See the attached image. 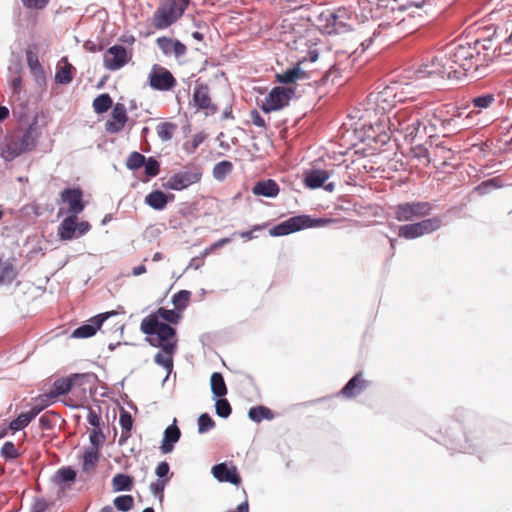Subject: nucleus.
Masks as SVG:
<instances>
[{
  "label": "nucleus",
  "mask_w": 512,
  "mask_h": 512,
  "mask_svg": "<svg viewBox=\"0 0 512 512\" xmlns=\"http://www.w3.org/2000/svg\"><path fill=\"white\" fill-rule=\"evenodd\" d=\"M180 436L181 432L177 425L172 424L168 426L164 431V437L160 447L162 453H170L174 448V444L179 441Z\"/></svg>",
  "instance_id": "29"
},
{
  "label": "nucleus",
  "mask_w": 512,
  "mask_h": 512,
  "mask_svg": "<svg viewBox=\"0 0 512 512\" xmlns=\"http://www.w3.org/2000/svg\"><path fill=\"white\" fill-rule=\"evenodd\" d=\"M188 4L189 0H161L152 15V26L156 30L169 28L182 17Z\"/></svg>",
  "instance_id": "6"
},
{
  "label": "nucleus",
  "mask_w": 512,
  "mask_h": 512,
  "mask_svg": "<svg viewBox=\"0 0 512 512\" xmlns=\"http://www.w3.org/2000/svg\"><path fill=\"white\" fill-rule=\"evenodd\" d=\"M415 101L414 97L404 95L403 88L398 85L386 86L377 93H371L368 96L369 110H373L375 114L385 115L393 109L398 102Z\"/></svg>",
  "instance_id": "7"
},
{
  "label": "nucleus",
  "mask_w": 512,
  "mask_h": 512,
  "mask_svg": "<svg viewBox=\"0 0 512 512\" xmlns=\"http://www.w3.org/2000/svg\"><path fill=\"white\" fill-rule=\"evenodd\" d=\"M211 390L213 394L220 398L227 394V386L221 373L214 372L210 378Z\"/></svg>",
  "instance_id": "34"
},
{
  "label": "nucleus",
  "mask_w": 512,
  "mask_h": 512,
  "mask_svg": "<svg viewBox=\"0 0 512 512\" xmlns=\"http://www.w3.org/2000/svg\"><path fill=\"white\" fill-rule=\"evenodd\" d=\"M37 138L38 133L34 123L26 129H19L7 137L1 150V156L5 161H12L18 156L33 150L36 147Z\"/></svg>",
  "instance_id": "5"
},
{
  "label": "nucleus",
  "mask_w": 512,
  "mask_h": 512,
  "mask_svg": "<svg viewBox=\"0 0 512 512\" xmlns=\"http://www.w3.org/2000/svg\"><path fill=\"white\" fill-rule=\"evenodd\" d=\"M90 376L88 374H72L67 378H61L53 383L52 389L46 394L47 398L52 400L61 395H65L75 386H81Z\"/></svg>",
  "instance_id": "20"
},
{
  "label": "nucleus",
  "mask_w": 512,
  "mask_h": 512,
  "mask_svg": "<svg viewBox=\"0 0 512 512\" xmlns=\"http://www.w3.org/2000/svg\"><path fill=\"white\" fill-rule=\"evenodd\" d=\"M435 102L436 99L433 96L425 94L415 105V113L409 122L407 133L403 135L404 139L410 144H414L418 138L421 139L426 136L427 127L423 125L424 110Z\"/></svg>",
  "instance_id": "8"
},
{
  "label": "nucleus",
  "mask_w": 512,
  "mask_h": 512,
  "mask_svg": "<svg viewBox=\"0 0 512 512\" xmlns=\"http://www.w3.org/2000/svg\"><path fill=\"white\" fill-rule=\"evenodd\" d=\"M33 420L29 412L21 413L16 419L12 420L9 424V428L13 431H18L26 426Z\"/></svg>",
  "instance_id": "48"
},
{
  "label": "nucleus",
  "mask_w": 512,
  "mask_h": 512,
  "mask_svg": "<svg viewBox=\"0 0 512 512\" xmlns=\"http://www.w3.org/2000/svg\"><path fill=\"white\" fill-rule=\"evenodd\" d=\"M215 427L214 420L207 414H201L198 418V432L205 433Z\"/></svg>",
  "instance_id": "53"
},
{
  "label": "nucleus",
  "mask_w": 512,
  "mask_h": 512,
  "mask_svg": "<svg viewBox=\"0 0 512 512\" xmlns=\"http://www.w3.org/2000/svg\"><path fill=\"white\" fill-rule=\"evenodd\" d=\"M334 156L327 153V160L322 158L325 169H322V188L333 192L335 187L347 183V178L351 179L356 172L361 173L362 169L368 172L367 159L358 151H353L350 155L348 151H333Z\"/></svg>",
  "instance_id": "2"
},
{
  "label": "nucleus",
  "mask_w": 512,
  "mask_h": 512,
  "mask_svg": "<svg viewBox=\"0 0 512 512\" xmlns=\"http://www.w3.org/2000/svg\"><path fill=\"white\" fill-rule=\"evenodd\" d=\"M424 2L425 0H359V5H367L364 9H368L371 17L373 4L378 8L383 7L384 12L374 35L398 40L412 34L423 25Z\"/></svg>",
  "instance_id": "1"
},
{
  "label": "nucleus",
  "mask_w": 512,
  "mask_h": 512,
  "mask_svg": "<svg viewBox=\"0 0 512 512\" xmlns=\"http://www.w3.org/2000/svg\"><path fill=\"white\" fill-rule=\"evenodd\" d=\"M26 61L28 67L33 72H41L42 66L38 58V49L36 45L29 46L26 49Z\"/></svg>",
  "instance_id": "39"
},
{
  "label": "nucleus",
  "mask_w": 512,
  "mask_h": 512,
  "mask_svg": "<svg viewBox=\"0 0 512 512\" xmlns=\"http://www.w3.org/2000/svg\"><path fill=\"white\" fill-rule=\"evenodd\" d=\"M211 472L219 482H229L234 485L241 483V477L234 465L228 466L226 463H219L212 467Z\"/></svg>",
  "instance_id": "22"
},
{
  "label": "nucleus",
  "mask_w": 512,
  "mask_h": 512,
  "mask_svg": "<svg viewBox=\"0 0 512 512\" xmlns=\"http://www.w3.org/2000/svg\"><path fill=\"white\" fill-rule=\"evenodd\" d=\"M149 86L157 91H171L177 86V80L165 67L154 64L148 74Z\"/></svg>",
  "instance_id": "15"
},
{
  "label": "nucleus",
  "mask_w": 512,
  "mask_h": 512,
  "mask_svg": "<svg viewBox=\"0 0 512 512\" xmlns=\"http://www.w3.org/2000/svg\"><path fill=\"white\" fill-rule=\"evenodd\" d=\"M248 415H249V418L255 422H261L263 419L270 420L273 418L272 411L269 408L264 407V406L252 407L249 410Z\"/></svg>",
  "instance_id": "42"
},
{
  "label": "nucleus",
  "mask_w": 512,
  "mask_h": 512,
  "mask_svg": "<svg viewBox=\"0 0 512 512\" xmlns=\"http://www.w3.org/2000/svg\"><path fill=\"white\" fill-rule=\"evenodd\" d=\"M77 220L78 216L76 215H69L62 220L57 230V235L61 240L77 238Z\"/></svg>",
  "instance_id": "27"
},
{
  "label": "nucleus",
  "mask_w": 512,
  "mask_h": 512,
  "mask_svg": "<svg viewBox=\"0 0 512 512\" xmlns=\"http://www.w3.org/2000/svg\"><path fill=\"white\" fill-rule=\"evenodd\" d=\"M304 182L305 185L309 188H320V170L305 172Z\"/></svg>",
  "instance_id": "54"
},
{
  "label": "nucleus",
  "mask_w": 512,
  "mask_h": 512,
  "mask_svg": "<svg viewBox=\"0 0 512 512\" xmlns=\"http://www.w3.org/2000/svg\"><path fill=\"white\" fill-rule=\"evenodd\" d=\"M53 400L51 398H47L46 394L40 396L36 403L33 405L31 410L29 411L30 415L34 419L41 411H43L46 407H48Z\"/></svg>",
  "instance_id": "51"
},
{
  "label": "nucleus",
  "mask_w": 512,
  "mask_h": 512,
  "mask_svg": "<svg viewBox=\"0 0 512 512\" xmlns=\"http://www.w3.org/2000/svg\"><path fill=\"white\" fill-rule=\"evenodd\" d=\"M414 113L415 109H403L398 111L392 118H387L389 130L392 133L397 132L403 136L405 133H407L409 122L412 119Z\"/></svg>",
  "instance_id": "23"
},
{
  "label": "nucleus",
  "mask_w": 512,
  "mask_h": 512,
  "mask_svg": "<svg viewBox=\"0 0 512 512\" xmlns=\"http://www.w3.org/2000/svg\"><path fill=\"white\" fill-rule=\"evenodd\" d=\"M441 226L442 219L440 217H425L421 221L400 226L398 236L407 240H412L431 234L440 229Z\"/></svg>",
  "instance_id": "11"
},
{
  "label": "nucleus",
  "mask_w": 512,
  "mask_h": 512,
  "mask_svg": "<svg viewBox=\"0 0 512 512\" xmlns=\"http://www.w3.org/2000/svg\"><path fill=\"white\" fill-rule=\"evenodd\" d=\"M280 192V187L273 179L258 181L252 187V193L255 196H263L267 198H275Z\"/></svg>",
  "instance_id": "26"
},
{
  "label": "nucleus",
  "mask_w": 512,
  "mask_h": 512,
  "mask_svg": "<svg viewBox=\"0 0 512 512\" xmlns=\"http://www.w3.org/2000/svg\"><path fill=\"white\" fill-rule=\"evenodd\" d=\"M91 446L89 448H96L99 451L104 435L100 429H93L89 436Z\"/></svg>",
  "instance_id": "60"
},
{
  "label": "nucleus",
  "mask_w": 512,
  "mask_h": 512,
  "mask_svg": "<svg viewBox=\"0 0 512 512\" xmlns=\"http://www.w3.org/2000/svg\"><path fill=\"white\" fill-rule=\"evenodd\" d=\"M16 275L17 273L12 263L8 261L2 262L0 260V284H11L16 278Z\"/></svg>",
  "instance_id": "37"
},
{
  "label": "nucleus",
  "mask_w": 512,
  "mask_h": 512,
  "mask_svg": "<svg viewBox=\"0 0 512 512\" xmlns=\"http://www.w3.org/2000/svg\"><path fill=\"white\" fill-rule=\"evenodd\" d=\"M203 170L199 165L187 164L183 170L169 177L164 187L167 189L181 191L193 184L199 183L202 179Z\"/></svg>",
  "instance_id": "10"
},
{
  "label": "nucleus",
  "mask_w": 512,
  "mask_h": 512,
  "mask_svg": "<svg viewBox=\"0 0 512 512\" xmlns=\"http://www.w3.org/2000/svg\"><path fill=\"white\" fill-rule=\"evenodd\" d=\"M367 384L368 382L363 378L362 373H357L342 388L341 393L347 398L355 397L365 390Z\"/></svg>",
  "instance_id": "28"
},
{
  "label": "nucleus",
  "mask_w": 512,
  "mask_h": 512,
  "mask_svg": "<svg viewBox=\"0 0 512 512\" xmlns=\"http://www.w3.org/2000/svg\"><path fill=\"white\" fill-rule=\"evenodd\" d=\"M460 115L459 109L452 104L441 105L428 111L424 110V117L431 126H436L434 121H438L444 129L452 125L454 117H460Z\"/></svg>",
  "instance_id": "17"
},
{
  "label": "nucleus",
  "mask_w": 512,
  "mask_h": 512,
  "mask_svg": "<svg viewBox=\"0 0 512 512\" xmlns=\"http://www.w3.org/2000/svg\"><path fill=\"white\" fill-rule=\"evenodd\" d=\"M169 470H170L169 464L166 461H163L157 465L155 473L159 478H163V477L167 476V474L169 473Z\"/></svg>",
  "instance_id": "64"
},
{
  "label": "nucleus",
  "mask_w": 512,
  "mask_h": 512,
  "mask_svg": "<svg viewBox=\"0 0 512 512\" xmlns=\"http://www.w3.org/2000/svg\"><path fill=\"white\" fill-rule=\"evenodd\" d=\"M23 4L28 8L43 9L49 2V0H21Z\"/></svg>",
  "instance_id": "63"
},
{
  "label": "nucleus",
  "mask_w": 512,
  "mask_h": 512,
  "mask_svg": "<svg viewBox=\"0 0 512 512\" xmlns=\"http://www.w3.org/2000/svg\"><path fill=\"white\" fill-rule=\"evenodd\" d=\"M113 104L112 98L109 94L104 93L97 96L92 103L93 109L97 114L107 112Z\"/></svg>",
  "instance_id": "38"
},
{
  "label": "nucleus",
  "mask_w": 512,
  "mask_h": 512,
  "mask_svg": "<svg viewBox=\"0 0 512 512\" xmlns=\"http://www.w3.org/2000/svg\"><path fill=\"white\" fill-rule=\"evenodd\" d=\"M318 226H320V219L312 218L309 215H298L277 224L270 229L269 233L271 236H284Z\"/></svg>",
  "instance_id": "12"
},
{
  "label": "nucleus",
  "mask_w": 512,
  "mask_h": 512,
  "mask_svg": "<svg viewBox=\"0 0 512 512\" xmlns=\"http://www.w3.org/2000/svg\"><path fill=\"white\" fill-rule=\"evenodd\" d=\"M294 95V88L283 86L273 87L262 103L261 109L265 113L281 110L289 104Z\"/></svg>",
  "instance_id": "13"
},
{
  "label": "nucleus",
  "mask_w": 512,
  "mask_h": 512,
  "mask_svg": "<svg viewBox=\"0 0 512 512\" xmlns=\"http://www.w3.org/2000/svg\"><path fill=\"white\" fill-rule=\"evenodd\" d=\"M113 313H104L99 314L89 320V323L84 324L78 328H76L72 337L74 338H89L97 332L98 329L102 326L103 322L109 318Z\"/></svg>",
  "instance_id": "24"
},
{
  "label": "nucleus",
  "mask_w": 512,
  "mask_h": 512,
  "mask_svg": "<svg viewBox=\"0 0 512 512\" xmlns=\"http://www.w3.org/2000/svg\"><path fill=\"white\" fill-rule=\"evenodd\" d=\"M419 77H432L437 76L441 78L447 77L448 79L452 78V70L448 65V58H446L445 54H440L433 56L430 60L422 63L417 70Z\"/></svg>",
  "instance_id": "14"
},
{
  "label": "nucleus",
  "mask_w": 512,
  "mask_h": 512,
  "mask_svg": "<svg viewBox=\"0 0 512 512\" xmlns=\"http://www.w3.org/2000/svg\"><path fill=\"white\" fill-rule=\"evenodd\" d=\"M1 454L5 459L13 460L19 457L18 449L15 444L11 441L4 443L1 448Z\"/></svg>",
  "instance_id": "56"
},
{
  "label": "nucleus",
  "mask_w": 512,
  "mask_h": 512,
  "mask_svg": "<svg viewBox=\"0 0 512 512\" xmlns=\"http://www.w3.org/2000/svg\"><path fill=\"white\" fill-rule=\"evenodd\" d=\"M394 218L399 222H411L428 217L433 208L426 201L404 202L395 205L393 208Z\"/></svg>",
  "instance_id": "9"
},
{
  "label": "nucleus",
  "mask_w": 512,
  "mask_h": 512,
  "mask_svg": "<svg viewBox=\"0 0 512 512\" xmlns=\"http://www.w3.org/2000/svg\"><path fill=\"white\" fill-rule=\"evenodd\" d=\"M127 120L125 106L117 103L112 110V118L105 123V129L109 133H118L124 128Z\"/></svg>",
  "instance_id": "25"
},
{
  "label": "nucleus",
  "mask_w": 512,
  "mask_h": 512,
  "mask_svg": "<svg viewBox=\"0 0 512 512\" xmlns=\"http://www.w3.org/2000/svg\"><path fill=\"white\" fill-rule=\"evenodd\" d=\"M187 48L186 46L181 43L179 40H174L172 44V53L176 57H181L186 54Z\"/></svg>",
  "instance_id": "62"
},
{
  "label": "nucleus",
  "mask_w": 512,
  "mask_h": 512,
  "mask_svg": "<svg viewBox=\"0 0 512 512\" xmlns=\"http://www.w3.org/2000/svg\"><path fill=\"white\" fill-rule=\"evenodd\" d=\"M100 459V452L96 448H87L83 455V470L91 472L95 469Z\"/></svg>",
  "instance_id": "35"
},
{
  "label": "nucleus",
  "mask_w": 512,
  "mask_h": 512,
  "mask_svg": "<svg viewBox=\"0 0 512 512\" xmlns=\"http://www.w3.org/2000/svg\"><path fill=\"white\" fill-rule=\"evenodd\" d=\"M173 41L172 38L162 36L156 39V44L164 55H171Z\"/></svg>",
  "instance_id": "58"
},
{
  "label": "nucleus",
  "mask_w": 512,
  "mask_h": 512,
  "mask_svg": "<svg viewBox=\"0 0 512 512\" xmlns=\"http://www.w3.org/2000/svg\"><path fill=\"white\" fill-rule=\"evenodd\" d=\"M63 65L59 66L56 74H55V81L58 84L66 85L69 84L73 79V71L74 67L67 61L66 58L63 60Z\"/></svg>",
  "instance_id": "31"
},
{
  "label": "nucleus",
  "mask_w": 512,
  "mask_h": 512,
  "mask_svg": "<svg viewBox=\"0 0 512 512\" xmlns=\"http://www.w3.org/2000/svg\"><path fill=\"white\" fill-rule=\"evenodd\" d=\"M411 152L413 153L414 157L421 160L424 159L427 164L430 163L429 159V153L428 149L424 147L422 144L417 143V141L414 144H411Z\"/></svg>",
  "instance_id": "57"
},
{
  "label": "nucleus",
  "mask_w": 512,
  "mask_h": 512,
  "mask_svg": "<svg viewBox=\"0 0 512 512\" xmlns=\"http://www.w3.org/2000/svg\"><path fill=\"white\" fill-rule=\"evenodd\" d=\"M250 120L253 125L266 129V122L257 110H252L250 113Z\"/></svg>",
  "instance_id": "61"
},
{
  "label": "nucleus",
  "mask_w": 512,
  "mask_h": 512,
  "mask_svg": "<svg viewBox=\"0 0 512 512\" xmlns=\"http://www.w3.org/2000/svg\"><path fill=\"white\" fill-rule=\"evenodd\" d=\"M145 156L141 153L134 151L129 154L126 160V167L129 170H137L145 164Z\"/></svg>",
  "instance_id": "46"
},
{
  "label": "nucleus",
  "mask_w": 512,
  "mask_h": 512,
  "mask_svg": "<svg viewBox=\"0 0 512 512\" xmlns=\"http://www.w3.org/2000/svg\"><path fill=\"white\" fill-rule=\"evenodd\" d=\"M151 315H156L158 320L159 318H162L166 322L172 324H177L180 319V315L178 312H176L175 310L165 309L163 307H160L156 313H152Z\"/></svg>",
  "instance_id": "43"
},
{
  "label": "nucleus",
  "mask_w": 512,
  "mask_h": 512,
  "mask_svg": "<svg viewBox=\"0 0 512 512\" xmlns=\"http://www.w3.org/2000/svg\"><path fill=\"white\" fill-rule=\"evenodd\" d=\"M233 164L228 160L218 162L213 168V177L216 180L223 181L228 174L232 172Z\"/></svg>",
  "instance_id": "41"
},
{
  "label": "nucleus",
  "mask_w": 512,
  "mask_h": 512,
  "mask_svg": "<svg viewBox=\"0 0 512 512\" xmlns=\"http://www.w3.org/2000/svg\"><path fill=\"white\" fill-rule=\"evenodd\" d=\"M76 478V472L71 467H63L59 469L55 475L58 484L73 482Z\"/></svg>",
  "instance_id": "47"
},
{
  "label": "nucleus",
  "mask_w": 512,
  "mask_h": 512,
  "mask_svg": "<svg viewBox=\"0 0 512 512\" xmlns=\"http://www.w3.org/2000/svg\"><path fill=\"white\" fill-rule=\"evenodd\" d=\"M494 102H495L494 94H485V95L477 96L471 100V103L473 104V106L475 108H478L479 111L490 107Z\"/></svg>",
  "instance_id": "49"
},
{
  "label": "nucleus",
  "mask_w": 512,
  "mask_h": 512,
  "mask_svg": "<svg viewBox=\"0 0 512 512\" xmlns=\"http://www.w3.org/2000/svg\"><path fill=\"white\" fill-rule=\"evenodd\" d=\"M177 129V125L171 122H162L157 125L156 132L162 141H169Z\"/></svg>",
  "instance_id": "40"
},
{
  "label": "nucleus",
  "mask_w": 512,
  "mask_h": 512,
  "mask_svg": "<svg viewBox=\"0 0 512 512\" xmlns=\"http://www.w3.org/2000/svg\"><path fill=\"white\" fill-rule=\"evenodd\" d=\"M191 292L187 290H181L174 294L172 302L175 305L176 309L179 311L185 309L190 301Z\"/></svg>",
  "instance_id": "44"
},
{
  "label": "nucleus",
  "mask_w": 512,
  "mask_h": 512,
  "mask_svg": "<svg viewBox=\"0 0 512 512\" xmlns=\"http://www.w3.org/2000/svg\"><path fill=\"white\" fill-rule=\"evenodd\" d=\"M140 330L147 335V341L151 346L161 348L154 356V361L171 371L173 367L172 354L177 348L176 330L168 323L160 322L156 315L146 316L140 324Z\"/></svg>",
  "instance_id": "3"
},
{
  "label": "nucleus",
  "mask_w": 512,
  "mask_h": 512,
  "mask_svg": "<svg viewBox=\"0 0 512 512\" xmlns=\"http://www.w3.org/2000/svg\"><path fill=\"white\" fill-rule=\"evenodd\" d=\"M205 135L203 133H197L195 134L191 141L189 142H186L184 144V149L188 152V153H193L196 151V149L199 147V145L201 143H203V141L205 140Z\"/></svg>",
  "instance_id": "59"
},
{
  "label": "nucleus",
  "mask_w": 512,
  "mask_h": 512,
  "mask_svg": "<svg viewBox=\"0 0 512 512\" xmlns=\"http://www.w3.org/2000/svg\"><path fill=\"white\" fill-rule=\"evenodd\" d=\"M115 507L122 512H127L133 508L134 498L131 495H121L114 499Z\"/></svg>",
  "instance_id": "50"
},
{
  "label": "nucleus",
  "mask_w": 512,
  "mask_h": 512,
  "mask_svg": "<svg viewBox=\"0 0 512 512\" xmlns=\"http://www.w3.org/2000/svg\"><path fill=\"white\" fill-rule=\"evenodd\" d=\"M61 200L68 205L67 212L78 216L85 208L83 191L80 188H66L61 192Z\"/></svg>",
  "instance_id": "21"
},
{
  "label": "nucleus",
  "mask_w": 512,
  "mask_h": 512,
  "mask_svg": "<svg viewBox=\"0 0 512 512\" xmlns=\"http://www.w3.org/2000/svg\"><path fill=\"white\" fill-rule=\"evenodd\" d=\"M132 58L125 47L113 45L103 55V64L107 70L116 71L124 67Z\"/></svg>",
  "instance_id": "19"
},
{
  "label": "nucleus",
  "mask_w": 512,
  "mask_h": 512,
  "mask_svg": "<svg viewBox=\"0 0 512 512\" xmlns=\"http://www.w3.org/2000/svg\"><path fill=\"white\" fill-rule=\"evenodd\" d=\"M216 414L219 417L227 418L232 411L231 405L227 399L220 397L215 404Z\"/></svg>",
  "instance_id": "52"
},
{
  "label": "nucleus",
  "mask_w": 512,
  "mask_h": 512,
  "mask_svg": "<svg viewBox=\"0 0 512 512\" xmlns=\"http://www.w3.org/2000/svg\"><path fill=\"white\" fill-rule=\"evenodd\" d=\"M300 75V69L292 68L283 73L276 74V81L283 84L294 83Z\"/></svg>",
  "instance_id": "45"
},
{
  "label": "nucleus",
  "mask_w": 512,
  "mask_h": 512,
  "mask_svg": "<svg viewBox=\"0 0 512 512\" xmlns=\"http://www.w3.org/2000/svg\"><path fill=\"white\" fill-rule=\"evenodd\" d=\"M133 487V478L129 475L118 473L112 479V488L115 492L130 491Z\"/></svg>",
  "instance_id": "36"
},
{
  "label": "nucleus",
  "mask_w": 512,
  "mask_h": 512,
  "mask_svg": "<svg viewBox=\"0 0 512 512\" xmlns=\"http://www.w3.org/2000/svg\"><path fill=\"white\" fill-rule=\"evenodd\" d=\"M143 166H145V174L148 177H155L160 172V164L153 157H149L148 159H145V164Z\"/></svg>",
  "instance_id": "55"
},
{
  "label": "nucleus",
  "mask_w": 512,
  "mask_h": 512,
  "mask_svg": "<svg viewBox=\"0 0 512 512\" xmlns=\"http://www.w3.org/2000/svg\"><path fill=\"white\" fill-rule=\"evenodd\" d=\"M145 202L155 210H163L168 203V198L164 192L155 190L146 196Z\"/></svg>",
  "instance_id": "33"
},
{
  "label": "nucleus",
  "mask_w": 512,
  "mask_h": 512,
  "mask_svg": "<svg viewBox=\"0 0 512 512\" xmlns=\"http://www.w3.org/2000/svg\"><path fill=\"white\" fill-rule=\"evenodd\" d=\"M351 16L348 10L344 7H339L334 10L327 11L325 15V25L322 32L326 34H337L347 31L350 26Z\"/></svg>",
  "instance_id": "16"
},
{
  "label": "nucleus",
  "mask_w": 512,
  "mask_h": 512,
  "mask_svg": "<svg viewBox=\"0 0 512 512\" xmlns=\"http://www.w3.org/2000/svg\"><path fill=\"white\" fill-rule=\"evenodd\" d=\"M489 47L483 42L476 41L474 44H459L445 53L448 58L449 68L452 70V78L460 79L468 72H475L479 67L487 66L492 59V55L482 50H488Z\"/></svg>",
  "instance_id": "4"
},
{
  "label": "nucleus",
  "mask_w": 512,
  "mask_h": 512,
  "mask_svg": "<svg viewBox=\"0 0 512 512\" xmlns=\"http://www.w3.org/2000/svg\"><path fill=\"white\" fill-rule=\"evenodd\" d=\"M119 423L122 427V433L119 438V445H123L131 436V429L133 426V419L129 412L122 410L119 417Z\"/></svg>",
  "instance_id": "32"
},
{
  "label": "nucleus",
  "mask_w": 512,
  "mask_h": 512,
  "mask_svg": "<svg viewBox=\"0 0 512 512\" xmlns=\"http://www.w3.org/2000/svg\"><path fill=\"white\" fill-rule=\"evenodd\" d=\"M326 62H327L328 70L325 72V75L322 77V85L327 84L329 81H331L332 85H334V84L341 85V83H339L338 80L341 79V70L342 69L340 67V64H332L331 52L328 53Z\"/></svg>",
  "instance_id": "30"
},
{
  "label": "nucleus",
  "mask_w": 512,
  "mask_h": 512,
  "mask_svg": "<svg viewBox=\"0 0 512 512\" xmlns=\"http://www.w3.org/2000/svg\"><path fill=\"white\" fill-rule=\"evenodd\" d=\"M191 104L197 111H203L206 116L218 112V107L213 103L210 89L207 84L198 83L194 87Z\"/></svg>",
  "instance_id": "18"
}]
</instances>
